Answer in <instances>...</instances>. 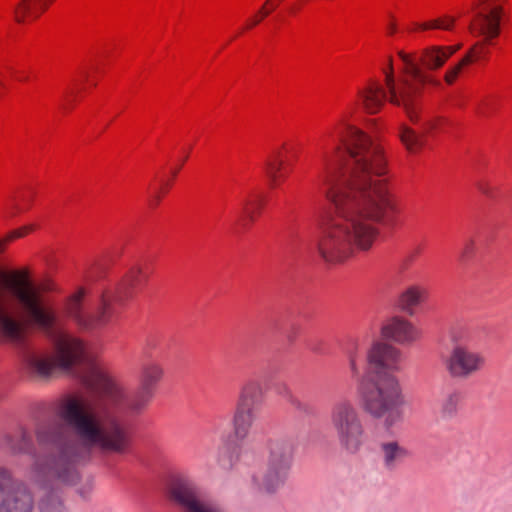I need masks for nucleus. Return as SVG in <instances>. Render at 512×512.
I'll list each match as a JSON object with an SVG mask.
<instances>
[{
	"instance_id": "nucleus-1",
	"label": "nucleus",
	"mask_w": 512,
	"mask_h": 512,
	"mask_svg": "<svg viewBox=\"0 0 512 512\" xmlns=\"http://www.w3.org/2000/svg\"><path fill=\"white\" fill-rule=\"evenodd\" d=\"M81 382L91 396L74 393L61 397L54 412L63 424L41 423L35 428L38 445L55 450L47 463L35 460L31 471L36 476L75 484L79 479L77 465L90 459L94 451L125 455L131 449L132 433L121 416L141 414L153 394L140 386L126 394L121 383L97 365L87 368Z\"/></svg>"
},
{
	"instance_id": "nucleus-2",
	"label": "nucleus",
	"mask_w": 512,
	"mask_h": 512,
	"mask_svg": "<svg viewBox=\"0 0 512 512\" xmlns=\"http://www.w3.org/2000/svg\"><path fill=\"white\" fill-rule=\"evenodd\" d=\"M342 142L349 155L347 170L338 178L330 152L322 155L318 182L334 212L324 223L316 249L327 264H341L355 252L370 251L386 225L399 212L386 174L381 147L363 131L349 126Z\"/></svg>"
},
{
	"instance_id": "nucleus-3",
	"label": "nucleus",
	"mask_w": 512,
	"mask_h": 512,
	"mask_svg": "<svg viewBox=\"0 0 512 512\" xmlns=\"http://www.w3.org/2000/svg\"><path fill=\"white\" fill-rule=\"evenodd\" d=\"M30 229L24 227L0 239V254L8 242L23 237ZM56 325L57 314L34 286L27 267L0 271V343L23 349V364L32 376L70 372L84 355L83 343L70 335L58 336L52 357L28 348L30 327L52 333Z\"/></svg>"
},
{
	"instance_id": "nucleus-4",
	"label": "nucleus",
	"mask_w": 512,
	"mask_h": 512,
	"mask_svg": "<svg viewBox=\"0 0 512 512\" xmlns=\"http://www.w3.org/2000/svg\"><path fill=\"white\" fill-rule=\"evenodd\" d=\"M366 357L376 376L362 379L358 385L362 408L386 429H391L403 421L406 405L403 387L392 374L401 369V351L391 344L376 341L367 350Z\"/></svg>"
},
{
	"instance_id": "nucleus-5",
	"label": "nucleus",
	"mask_w": 512,
	"mask_h": 512,
	"mask_svg": "<svg viewBox=\"0 0 512 512\" xmlns=\"http://www.w3.org/2000/svg\"><path fill=\"white\" fill-rule=\"evenodd\" d=\"M144 279H147V275L142 267L132 266L115 290L102 293L95 306L86 307V291L84 288H79L66 299L64 312L81 329L101 328L110 322L114 314V304L123 301L128 290L139 285Z\"/></svg>"
},
{
	"instance_id": "nucleus-6",
	"label": "nucleus",
	"mask_w": 512,
	"mask_h": 512,
	"mask_svg": "<svg viewBox=\"0 0 512 512\" xmlns=\"http://www.w3.org/2000/svg\"><path fill=\"white\" fill-rule=\"evenodd\" d=\"M385 89L376 82H370L364 89L359 90L358 97L364 110L370 114L377 113L386 100L403 108L409 119L416 123L419 120L420 94L406 75H394L392 60H389L388 70L384 72Z\"/></svg>"
},
{
	"instance_id": "nucleus-7",
	"label": "nucleus",
	"mask_w": 512,
	"mask_h": 512,
	"mask_svg": "<svg viewBox=\"0 0 512 512\" xmlns=\"http://www.w3.org/2000/svg\"><path fill=\"white\" fill-rule=\"evenodd\" d=\"M329 423L342 452L356 455L366 443V430L362 416L350 399H340L333 403Z\"/></svg>"
},
{
	"instance_id": "nucleus-8",
	"label": "nucleus",
	"mask_w": 512,
	"mask_h": 512,
	"mask_svg": "<svg viewBox=\"0 0 512 512\" xmlns=\"http://www.w3.org/2000/svg\"><path fill=\"white\" fill-rule=\"evenodd\" d=\"M329 423L342 452L356 455L366 443V430L362 416L350 399H340L333 403Z\"/></svg>"
},
{
	"instance_id": "nucleus-9",
	"label": "nucleus",
	"mask_w": 512,
	"mask_h": 512,
	"mask_svg": "<svg viewBox=\"0 0 512 512\" xmlns=\"http://www.w3.org/2000/svg\"><path fill=\"white\" fill-rule=\"evenodd\" d=\"M266 450L265 468L254 474L252 481L259 491L274 493L288 479L293 464L295 444L290 438H271L267 441Z\"/></svg>"
},
{
	"instance_id": "nucleus-10",
	"label": "nucleus",
	"mask_w": 512,
	"mask_h": 512,
	"mask_svg": "<svg viewBox=\"0 0 512 512\" xmlns=\"http://www.w3.org/2000/svg\"><path fill=\"white\" fill-rule=\"evenodd\" d=\"M506 0H476L473 3L474 18L469 29L483 39L476 42L463 57L469 58V64L485 58L489 51L486 47L490 41L500 34V21L504 13L503 2Z\"/></svg>"
},
{
	"instance_id": "nucleus-11",
	"label": "nucleus",
	"mask_w": 512,
	"mask_h": 512,
	"mask_svg": "<svg viewBox=\"0 0 512 512\" xmlns=\"http://www.w3.org/2000/svg\"><path fill=\"white\" fill-rule=\"evenodd\" d=\"M263 396V387L258 380H248L241 387L232 418L233 432L238 440H243L249 435L257 420Z\"/></svg>"
},
{
	"instance_id": "nucleus-12",
	"label": "nucleus",
	"mask_w": 512,
	"mask_h": 512,
	"mask_svg": "<svg viewBox=\"0 0 512 512\" xmlns=\"http://www.w3.org/2000/svg\"><path fill=\"white\" fill-rule=\"evenodd\" d=\"M447 375L457 381H465L480 373L487 364L486 356L467 345L457 344L442 359Z\"/></svg>"
},
{
	"instance_id": "nucleus-13",
	"label": "nucleus",
	"mask_w": 512,
	"mask_h": 512,
	"mask_svg": "<svg viewBox=\"0 0 512 512\" xmlns=\"http://www.w3.org/2000/svg\"><path fill=\"white\" fill-rule=\"evenodd\" d=\"M34 501L27 487L0 466V512H33Z\"/></svg>"
},
{
	"instance_id": "nucleus-14",
	"label": "nucleus",
	"mask_w": 512,
	"mask_h": 512,
	"mask_svg": "<svg viewBox=\"0 0 512 512\" xmlns=\"http://www.w3.org/2000/svg\"><path fill=\"white\" fill-rule=\"evenodd\" d=\"M378 456L382 467L393 472L411 457V452L400 441L391 439L379 443Z\"/></svg>"
},
{
	"instance_id": "nucleus-15",
	"label": "nucleus",
	"mask_w": 512,
	"mask_h": 512,
	"mask_svg": "<svg viewBox=\"0 0 512 512\" xmlns=\"http://www.w3.org/2000/svg\"><path fill=\"white\" fill-rule=\"evenodd\" d=\"M381 335L402 345L411 344L420 337L419 331L409 321L400 317L388 320L382 326Z\"/></svg>"
},
{
	"instance_id": "nucleus-16",
	"label": "nucleus",
	"mask_w": 512,
	"mask_h": 512,
	"mask_svg": "<svg viewBox=\"0 0 512 512\" xmlns=\"http://www.w3.org/2000/svg\"><path fill=\"white\" fill-rule=\"evenodd\" d=\"M0 446L12 455L34 452L32 436L24 426H18L14 432H4L0 436Z\"/></svg>"
},
{
	"instance_id": "nucleus-17",
	"label": "nucleus",
	"mask_w": 512,
	"mask_h": 512,
	"mask_svg": "<svg viewBox=\"0 0 512 512\" xmlns=\"http://www.w3.org/2000/svg\"><path fill=\"white\" fill-rule=\"evenodd\" d=\"M347 366L352 378H359L365 352L364 337L349 338L343 348Z\"/></svg>"
},
{
	"instance_id": "nucleus-18",
	"label": "nucleus",
	"mask_w": 512,
	"mask_h": 512,
	"mask_svg": "<svg viewBox=\"0 0 512 512\" xmlns=\"http://www.w3.org/2000/svg\"><path fill=\"white\" fill-rule=\"evenodd\" d=\"M398 56L405 64L404 74L414 84L413 86L416 88L419 94H421V90L425 84H430L433 86L440 85V82L429 73L423 71L409 54L400 51Z\"/></svg>"
},
{
	"instance_id": "nucleus-19",
	"label": "nucleus",
	"mask_w": 512,
	"mask_h": 512,
	"mask_svg": "<svg viewBox=\"0 0 512 512\" xmlns=\"http://www.w3.org/2000/svg\"><path fill=\"white\" fill-rule=\"evenodd\" d=\"M182 512H223L210 500L201 496H169Z\"/></svg>"
},
{
	"instance_id": "nucleus-20",
	"label": "nucleus",
	"mask_w": 512,
	"mask_h": 512,
	"mask_svg": "<svg viewBox=\"0 0 512 512\" xmlns=\"http://www.w3.org/2000/svg\"><path fill=\"white\" fill-rule=\"evenodd\" d=\"M163 375L164 369L160 363L155 361L146 362L141 367L139 386L154 395L155 389Z\"/></svg>"
},
{
	"instance_id": "nucleus-21",
	"label": "nucleus",
	"mask_w": 512,
	"mask_h": 512,
	"mask_svg": "<svg viewBox=\"0 0 512 512\" xmlns=\"http://www.w3.org/2000/svg\"><path fill=\"white\" fill-rule=\"evenodd\" d=\"M435 124L429 121L424 124L423 133L419 134L408 126L403 125L400 129V139L410 153H417L425 144L424 134L434 129Z\"/></svg>"
},
{
	"instance_id": "nucleus-22",
	"label": "nucleus",
	"mask_w": 512,
	"mask_h": 512,
	"mask_svg": "<svg viewBox=\"0 0 512 512\" xmlns=\"http://www.w3.org/2000/svg\"><path fill=\"white\" fill-rule=\"evenodd\" d=\"M447 60L448 57L445 50L443 49V46L440 45H432L423 49L419 58L421 64L428 71L440 69Z\"/></svg>"
},
{
	"instance_id": "nucleus-23",
	"label": "nucleus",
	"mask_w": 512,
	"mask_h": 512,
	"mask_svg": "<svg viewBox=\"0 0 512 512\" xmlns=\"http://www.w3.org/2000/svg\"><path fill=\"white\" fill-rule=\"evenodd\" d=\"M462 394L459 390L453 389L447 392L440 402L439 414L443 419H452L457 415Z\"/></svg>"
},
{
	"instance_id": "nucleus-24",
	"label": "nucleus",
	"mask_w": 512,
	"mask_h": 512,
	"mask_svg": "<svg viewBox=\"0 0 512 512\" xmlns=\"http://www.w3.org/2000/svg\"><path fill=\"white\" fill-rule=\"evenodd\" d=\"M424 293L425 289L421 286L411 285L399 295L398 303L402 310L411 312L421 302Z\"/></svg>"
},
{
	"instance_id": "nucleus-25",
	"label": "nucleus",
	"mask_w": 512,
	"mask_h": 512,
	"mask_svg": "<svg viewBox=\"0 0 512 512\" xmlns=\"http://www.w3.org/2000/svg\"><path fill=\"white\" fill-rule=\"evenodd\" d=\"M457 18L451 15H441L435 19L423 22L416 23L415 29L427 31V30H443V31H452L454 29Z\"/></svg>"
},
{
	"instance_id": "nucleus-26",
	"label": "nucleus",
	"mask_w": 512,
	"mask_h": 512,
	"mask_svg": "<svg viewBox=\"0 0 512 512\" xmlns=\"http://www.w3.org/2000/svg\"><path fill=\"white\" fill-rule=\"evenodd\" d=\"M283 160L280 157V153L276 152L273 155L269 156L264 163V171L266 176L269 179L270 186L272 188L276 187L279 184L281 178V170L283 167Z\"/></svg>"
},
{
	"instance_id": "nucleus-27",
	"label": "nucleus",
	"mask_w": 512,
	"mask_h": 512,
	"mask_svg": "<svg viewBox=\"0 0 512 512\" xmlns=\"http://www.w3.org/2000/svg\"><path fill=\"white\" fill-rule=\"evenodd\" d=\"M264 198L260 195H257L255 198L245 199L242 203V213L244 217L250 221L254 222L256 216L260 213L261 209L264 206Z\"/></svg>"
},
{
	"instance_id": "nucleus-28",
	"label": "nucleus",
	"mask_w": 512,
	"mask_h": 512,
	"mask_svg": "<svg viewBox=\"0 0 512 512\" xmlns=\"http://www.w3.org/2000/svg\"><path fill=\"white\" fill-rule=\"evenodd\" d=\"M35 0H19L13 9L15 21L24 23L28 16L33 15V3Z\"/></svg>"
},
{
	"instance_id": "nucleus-29",
	"label": "nucleus",
	"mask_w": 512,
	"mask_h": 512,
	"mask_svg": "<svg viewBox=\"0 0 512 512\" xmlns=\"http://www.w3.org/2000/svg\"><path fill=\"white\" fill-rule=\"evenodd\" d=\"M466 65H469V58L468 57H462L461 60H459L455 65L450 67L445 75L444 80L447 84H453L460 72L462 71L463 67Z\"/></svg>"
},
{
	"instance_id": "nucleus-30",
	"label": "nucleus",
	"mask_w": 512,
	"mask_h": 512,
	"mask_svg": "<svg viewBox=\"0 0 512 512\" xmlns=\"http://www.w3.org/2000/svg\"><path fill=\"white\" fill-rule=\"evenodd\" d=\"M289 403H290V405H291L292 407H294V408H295V410H297V411H298V412H300V413H303V414H308V413H310V410H311V409H310V406H309L307 403H305V402L301 401V400H300L298 397H296V396H295L294 398H291V401H290Z\"/></svg>"
},
{
	"instance_id": "nucleus-31",
	"label": "nucleus",
	"mask_w": 512,
	"mask_h": 512,
	"mask_svg": "<svg viewBox=\"0 0 512 512\" xmlns=\"http://www.w3.org/2000/svg\"><path fill=\"white\" fill-rule=\"evenodd\" d=\"M277 393L285 398L288 403L291 401V398L295 397L291 389L286 384L279 385L277 388Z\"/></svg>"
},
{
	"instance_id": "nucleus-32",
	"label": "nucleus",
	"mask_w": 512,
	"mask_h": 512,
	"mask_svg": "<svg viewBox=\"0 0 512 512\" xmlns=\"http://www.w3.org/2000/svg\"><path fill=\"white\" fill-rule=\"evenodd\" d=\"M419 253H420V248L415 249L414 251L407 254L403 259V265L405 267L409 266L415 260V258L418 256Z\"/></svg>"
},
{
	"instance_id": "nucleus-33",
	"label": "nucleus",
	"mask_w": 512,
	"mask_h": 512,
	"mask_svg": "<svg viewBox=\"0 0 512 512\" xmlns=\"http://www.w3.org/2000/svg\"><path fill=\"white\" fill-rule=\"evenodd\" d=\"M478 190L486 195V196H491L492 195V188L485 182L483 181H479L477 184H476Z\"/></svg>"
},
{
	"instance_id": "nucleus-34",
	"label": "nucleus",
	"mask_w": 512,
	"mask_h": 512,
	"mask_svg": "<svg viewBox=\"0 0 512 512\" xmlns=\"http://www.w3.org/2000/svg\"><path fill=\"white\" fill-rule=\"evenodd\" d=\"M461 47H462L461 44H456L453 46H443V49L445 50V53L449 59L453 54H455L458 50H460Z\"/></svg>"
},
{
	"instance_id": "nucleus-35",
	"label": "nucleus",
	"mask_w": 512,
	"mask_h": 512,
	"mask_svg": "<svg viewBox=\"0 0 512 512\" xmlns=\"http://www.w3.org/2000/svg\"><path fill=\"white\" fill-rule=\"evenodd\" d=\"M270 1L271 0H267L265 2V4L261 7V9L259 10V15L261 16L262 19L267 17L271 13V10L266 8V5H268L270 3Z\"/></svg>"
},
{
	"instance_id": "nucleus-36",
	"label": "nucleus",
	"mask_w": 512,
	"mask_h": 512,
	"mask_svg": "<svg viewBox=\"0 0 512 512\" xmlns=\"http://www.w3.org/2000/svg\"><path fill=\"white\" fill-rule=\"evenodd\" d=\"M262 21L261 16L255 15L251 20L249 21L247 28H252L256 25H258Z\"/></svg>"
},
{
	"instance_id": "nucleus-37",
	"label": "nucleus",
	"mask_w": 512,
	"mask_h": 512,
	"mask_svg": "<svg viewBox=\"0 0 512 512\" xmlns=\"http://www.w3.org/2000/svg\"><path fill=\"white\" fill-rule=\"evenodd\" d=\"M388 33L393 34L396 31V24L394 22H390L387 26Z\"/></svg>"
},
{
	"instance_id": "nucleus-38",
	"label": "nucleus",
	"mask_w": 512,
	"mask_h": 512,
	"mask_svg": "<svg viewBox=\"0 0 512 512\" xmlns=\"http://www.w3.org/2000/svg\"><path fill=\"white\" fill-rule=\"evenodd\" d=\"M160 199H161V198H160V195L155 194V195L153 196L152 201H151V206H157V205L159 204V202H160Z\"/></svg>"
},
{
	"instance_id": "nucleus-39",
	"label": "nucleus",
	"mask_w": 512,
	"mask_h": 512,
	"mask_svg": "<svg viewBox=\"0 0 512 512\" xmlns=\"http://www.w3.org/2000/svg\"><path fill=\"white\" fill-rule=\"evenodd\" d=\"M219 463L222 467L224 468H229L231 467V461L230 460H222V459H219Z\"/></svg>"
},
{
	"instance_id": "nucleus-40",
	"label": "nucleus",
	"mask_w": 512,
	"mask_h": 512,
	"mask_svg": "<svg viewBox=\"0 0 512 512\" xmlns=\"http://www.w3.org/2000/svg\"><path fill=\"white\" fill-rule=\"evenodd\" d=\"M47 6H48V3H47V2H45V1H43V2L41 3V9H42V11L46 10Z\"/></svg>"
},
{
	"instance_id": "nucleus-41",
	"label": "nucleus",
	"mask_w": 512,
	"mask_h": 512,
	"mask_svg": "<svg viewBox=\"0 0 512 512\" xmlns=\"http://www.w3.org/2000/svg\"><path fill=\"white\" fill-rule=\"evenodd\" d=\"M179 169H180V167H179V168H176V169H174V170L172 171V176H173V177H175V176L177 175V172H178V170H179Z\"/></svg>"
},
{
	"instance_id": "nucleus-42",
	"label": "nucleus",
	"mask_w": 512,
	"mask_h": 512,
	"mask_svg": "<svg viewBox=\"0 0 512 512\" xmlns=\"http://www.w3.org/2000/svg\"><path fill=\"white\" fill-rule=\"evenodd\" d=\"M269 4H271V7H270V10H271V11H272V10H274V9L277 7V5H276V4H272L271 2H270Z\"/></svg>"
},
{
	"instance_id": "nucleus-43",
	"label": "nucleus",
	"mask_w": 512,
	"mask_h": 512,
	"mask_svg": "<svg viewBox=\"0 0 512 512\" xmlns=\"http://www.w3.org/2000/svg\"><path fill=\"white\" fill-rule=\"evenodd\" d=\"M338 150H339V146H336V147L334 148V152L336 153V152H338Z\"/></svg>"
},
{
	"instance_id": "nucleus-44",
	"label": "nucleus",
	"mask_w": 512,
	"mask_h": 512,
	"mask_svg": "<svg viewBox=\"0 0 512 512\" xmlns=\"http://www.w3.org/2000/svg\"><path fill=\"white\" fill-rule=\"evenodd\" d=\"M477 113L482 114L483 112H482V111H481V109L479 108V109H477Z\"/></svg>"
}]
</instances>
